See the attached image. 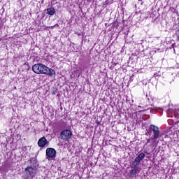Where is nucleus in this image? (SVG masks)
Listing matches in <instances>:
<instances>
[{
    "instance_id": "f257e3e1",
    "label": "nucleus",
    "mask_w": 179,
    "mask_h": 179,
    "mask_svg": "<svg viewBox=\"0 0 179 179\" xmlns=\"http://www.w3.org/2000/svg\"><path fill=\"white\" fill-rule=\"evenodd\" d=\"M32 71L35 73L48 75V76H54L55 75V70L48 68L43 64H36L32 66Z\"/></svg>"
},
{
    "instance_id": "f03ea898",
    "label": "nucleus",
    "mask_w": 179,
    "mask_h": 179,
    "mask_svg": "<svg viewBox=\"0 0 179 179\" xmlns=\"http://www.w3.org/2000/svg\"><path fill=\"white\" fill-rule=\"evenodd\" d=\"M37 174V169L36 167L28 166L24 170V174L23 175V178L24 179H33L36 177Z\"/></svg>"
},
{
    "instance_id": "7ed1b4c3",
    "label": "nucleus",
    "mask_w": 179,
    "mask_h": 179,
    "mask_svg": "<svg viewBox=\"0 0 179 179\" xmlns=\"http://www.w3.org/2000/svg\"><path fill=\"white\" fill-rule=\"evenodd\" d=\"M60 137L62 141H69L72 138V131L69 129L63 130L60 132Z\"/></svg>"
},
{
    "instance_id": "20e7f679",
    "label": "nucleus",
    "mask_w": 179,
    "mask_h": 179,
    "mask_svg": "<svg viewBox=\"0 0 179 179\" xmlns=\"http://www.w3.org/2000/svg\"><path fill=\"white\" fill-rule=\"evenodd\" d=\"M149 131L153 134V138L152 139H157L159 138V136L160 135V130L157 126H155V124H150Z\"/></svg>"
},
{
    "instance_id": "39448f33",
    "label": "nucleus",
    "mask_w": 179,
    "mask_h": 179,
    "mask_svg": "<svg viewBox=\"0 0 179 179\" xmlns=\"http://www.w3.org/2000/svg\"><path fill=\"white\" fill-rule=\"evenodd\" d=\"M57 155V151L54 148H47L46 149V159H55Z\"/></svg>"
},
{
    "instance_id": "423d86ee",
    "label": "nucleus",
    "mask_w": 179,
    "mask_h": 179,
    "mask_svg": "<svg viewBox=\"0 0 179 179\" xmlns=\"http://www.w3.org/2000/svg\"><path fill=\"white\" fill-rule=\"evenodd\" d=\"M48 141H47V138L45 137H41L38 141V146L40 148H44V146H48Z\"/></svg>"
},
{
    "instance_id": "0eeeda50",
    "label": "nucleus",
    "mask_w": 179,
    "mask_h": 179,
    "mask_svg": "<svg viewBox=\"0 0 179 179\" xmlns=\"http://www.w3.org/2000/svg\"><path fill=\"white\" fill-rule=\"evenodd\" d=\"M145 153L141 152L140 153L137 157L135 158V160H136L138 163H141V162H142V160H143V159H145Z\"/></svg>"
},
{
    "instance_id": "6e6552de",
    "label": "nucleus",
    "mask_w": 179,
    "mask_h": 179,
    "mask_svg": "<svg viewBox=\"0 0 179 179\" xmlns=\"http://www.w3.org/2000/svg\"><path fill=\"white\" fill-rule=\"evenodd\" d=\"M138 170H139V168L133 169L129 172V177H136V173H138Z\"/></svg>"
},
{
    "instance_id": "1a4fd4ad",
    "label": "nucleus",
    "mask_w": 179,
    "mask_h": 179,
    "mask_svg": "<svg viewBox=\"0 0 179 179\" xmlns=\"http://www.w3.org/2000/svg\"><path fill=\"white\" fill-rule=\"evenodd\" d=\"M47 13H48V15H50V16H54V15H55V8H54L52 7L48 8Z\"/></svg>"
},
{
    "instance_id": "9d476101",
    "label": "nucleus",
    "mask_w": 179,
    "mask_h": 179,
    "mask_svg": "<svg viewBox=\"0 0 179 179\" xmlns=\"http://www.w3.org/2000/svg\"><path fill=\"white\" fill-rule=\"evenodd\" d=\"M139 163L140 162H138L137 160L134 159V161L131 163V169H139V167H138Z\"/></svg>"
},
{
    "instance_id": "9b49d317",
    "label": "nucleus",
    "mask_w": 179,
    "mask_h": 179,
    "mask_svg": "<svg viewBox=\"0 0 179 179\" xmlns=\"http://www.w3.org/2000/svg\"><path fill=\"white\" fill-rule=\"evenodd\" d=\"M31 166H33L32 167H36V166H37V159L34 157L31 158Z\"/></svg>"
},
{
    "instance_id": "f8f14e48",
    "label": "nucleus",
    "mask_w": 179,
    "mask_h": 179,
    "mask_svg": "<svg viewBox=\"0 0 179 179\" xmlns=\"http://www.w3.org/2000/svg\"><path fill=\"white\" fill-rule=\"evenodd\" d=\"M145 135L147 136H150V135H152V131H148L147 132H145Z\"/></svg>"
},
{
    "instance_id": "ddd939ff",
    "label": "nucleus",
    "mask_w": 179,
    "mask_h": 179,
    "mask_svg": "<svg viewBox=\"0 0 179 179\" xmlns=\"http://www.w3.org/2000/svg\"><path fill=\"white\" fill-rule=\"evenodd\" d=\"M166 113H173V109H171V108L168 109Z\"/></svg>"
},
{
    "instance_id": "4468645a",
    "label": "nucleus",
    "mask_w": 179,
    "mask_h": 179,
    "mask_svg": "<svg viewBox=\"0 0 179 179\" xmlns=\"http://www.w3.org/2000/svg\"><path fill=\"white\" fill-rule=\"evenodd\" d=\"M149 142H150V139L147 140V143H149Z\"/></svg>"
},
{
    "instance_id": "2eb2a0df",
    "label": "nucleus",
    "mask_w": 179,
    "mask_h": 179,
    "mask_svg": "<svg viewBox=\"0 0 179 179\" xmlns=\"http://www.w3.org/2000/svg\"><path fill=\"white\" fill-rule=\"evenodd\" d=\"M175 117H178V116H177V114H175Z\"/></svg>"
}]
</instances>
